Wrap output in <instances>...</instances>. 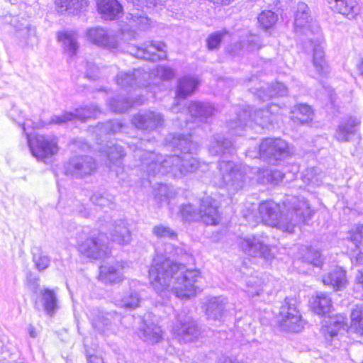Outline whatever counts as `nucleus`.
Returning <instances> with one entry per match:
<instances>
[{
  "mask_svg": "<svg viewBox=\"0 0 363 363\" xmlns=\"http://www.w3.org/2000/svg\"><path fill=\"white\" fill-rule=\"evenodd\" d=\"M169 143L174 147L181 150V155L164 157L152 152L140 150L137 156L141 157L140 169L148 177L170 174L181 178L194 172L199 167V160L193 156V151L197 149V144L188 136L178 135L172 136Z\"/></svg>",
  "mask_w": 363,
  "mask_h": 363,
  "instance_id": "f257e3e1",
  "label": "nucleus"
},
{
  "mask_svg": "<svg viewBox=\"0 0 363 363\" xmlns=\"http://www.w3.org/2000/svg\"><path fill=\"white\" fill-rule=\"evenodd\" d=\"M150 284L160 294L171 291L180 299H189L196 294V283L201 273L196 269H187L185 265L169 259L157 256L149 269Z\"/></svg>",
  "mask_w": 363,
  "mask_h": 363,
  "instance_id": "f03ea898",
  "label": "nucleus"
},
{
  "mask_svg": "<svg viewBox=\"0 0 363 363\" xmlns=\"http://www.w3.org/2000/svg\"><path fill=\"white\" fill-rule=\"evenodd\" d=\"M259 218L263 223L289 233H293L294 228L305 222L311 216L312 211L306 201H298L291 211L286 214L281 213L280 206L273 201H265L258 208Z\"/></svg>",
  "mask_w": 363,
  "mask_h": 363,
  "instance_id": "7ed1b4c3",
  "label": "nucleus"
},
{
  "mask_svg": "<svg viewBox=\"0 0 363 363\" xmlns=\"http://www.w3.org/2000/svg\"><path fill=\"white\" fill-rule=\"evenodd\" d=\"M220 176L216 184L225 188L230 194H235L242 189L245 184V174L241 167L230 161L219 163Z\"/></svg>",
  "mask_w": 363,
  "mask_h": 363,
  "instance_id": "20e7f679",
  "label": "nucleus"
},
{
  "mask_svg": "<svg viewBox=\"0 0 363 363\" xmlns=\"http://www.w3.org/2000/svg\"><path fill=\"white\" fill-rule=\"evenodd\" d=\"M28 143L32 155L45 163L50 162L51 158L59 151L57 139L54 136L39 135L32 138H28Z\"/></svg>",
  "mask_w": 363,
  "mask_h": 363,
  "instance_id": "39448f33",
  "label": "nucleus"
},
{
  "mask_svg": "<svg viewBox=\"0 0 363 363\" xmlns=\"http://www.w3.org/2000/svg\"><path fill=\"white\" fill-rule=\"evenodd\" d=\"M281 328L286 331L298 333L302 328L301 315L296 307V301L286 298L282 303L278 315Z\"/></svg>",
  "mask_w": 363,
  "mask_h": 363,
  "instance_id": "423d86ee",
  "label": "nucleus"
},
{
  "mask_svg": "<svg viewBox=\"0 0 363 363\" xmlns=\"http://www.w3.org/2000/svg\"><path fill=\"white\" fill-rule=\"evenodd\" d=\"M172 332L179 341L185 343L194 341L201 334L196 322L184 313L178 314L177 323L172 328Z\"/></svg>",
  "mask_w": 363,
  "mask_h": 363,
  "instance_id": "0eeeda50",
  "label": "nucleus"
},
{
  "mask_svg": "<svg viewBox=\"0 0 363 363\" xmlns=\"http://www.w3.org/2000/svg\"><path fill=\"white\" fill-rule=\"evenodd\" d=\"M288 143L280 138H266L259 147V157L264 160H281L289 155Z\"/></svg>",
  "mask_w": 363,
  "mask_h": 363,
  "instance_id": "6e6552de",
  "label": "nucleus"
},
{
  "mask_svg": "<svg viewBox=\"0 0 363 363\" xmlns=\"http://www.w3.org/2000/svg\"><path fill=\"white\" fill-rule=\"evenodd\" d=\"M238 242L240 249L249 256L260 257L266 260L274 258L270 247L260 237L240 238Z\"/></svg>",
  "mask_w": 363,
  "mask_h": 363,
  "instance_id": "1a4fd4ad",
  "label": "nucleus"
},
{
  "mask_svg": "<svg viewBox=\"0 0 363 363\" xmlns=\"http://www.w3.org/2000/svg\"><path fill=\"white\" fill-rule=\"evenodd\" d=\"M106 237L103 233L91 235L84 241L78 243L79 251L93 259L103 257L106 253Z\"/></svg>",
  "mask_w": 363,
  "mask_h": 363,
  "instance_id": "9d476101",
  "label": "nucleus"
},
{
  "mask_svg": "<svg viewBox=\"0 0 363 363\" xmlns=\"http://www.w3.org/2000/svg\"><path fill=\"white\" fill-rule=\"evenodd\" d=\"M318 30L315 22L313 21L308 5L303 2L298 3L294 18L295 33L300 35H308L315 33Z\"/></svg>",
  "mask_w": 363,
  "mask_h": 363,
  "instance_id": "9b49d317",
  "label": "nucleus"
},
{
  "mask_svg": "<svg viewBox=\"0 0 363 363\" xmlns=\"http://www.w3.org/2000/svg\"><path fill=\"white\" fill-rule=\"evenodd\" d=\"M96 168L92 157L82 156L72 158L65 165V173L76 177H84L92 174Z\"/></svg>",
  "mask_w": 363,
  "mask_h": 363,
  "instance_id": "f8f14e48",
  "label": "nucleus"
},
{
  "mask_svg": "<svg viewBox=\"0 0 363 363\" xmlns=\"http://www.w3.org/2000/svg\"><path fill=\"white\" fill-rule=\"evenodd\" d=\"M166 45L162 42H152L145 48H130L128 52L137 58L155 61L167 57Z\"/></svg>",
  "mask_w": 363,
  "mask_h": 363,
  "instance_id": "ddd939ff",
  "label": "nucleus"
},
{
  "mask_svg": "<svg viewBox=\"0 0 363 363\" xmlns=\"http://www.w3.org/2000/svg\"><path fill=\"white\" fill-rule=\"evenodd\" d=\"M86 36L92 43L112 52L118 50L119 43L114 35H110L102 28L96 27L86 31Z\"/></svg>",
  "mask_w": 363,
  "mask_h": 363,
  "instance_id": "4468645a",
  "label": "nucleus"
},
{
  "mask_svg": "<svg viewBox=\"0 0 363 363\" xmlns=\"http://www.w3.org/2000/svg\"><path fill=\"white\" fill-rule=\"evenodd\" d=\"M163 116L157 112L146 111L135 115L133 124L138 129L153 130L164 123Z\"/></svg>",
  "mask_w": 363,
  "mask_h": 363,
  "instance_id": "2eb2a0df",
  "label": "nucleus"
},
{
  "mask_svg": "<svg viewBox=\"0 0 363 363\" xmlns=\"http://www.w3.org/2000/svg\"><path fill=\"white\" fill-rule=\"evenodd\" d=\"M101 111L95 106H89L78 108L74 113L66 112L60 116H53L50 123L62 125L75 118L85 121L87 118H96Z\"/></svg>",
  "mask_w": 363,
  "mask_h": 363,
  "instance_id": "dca6fc26",
  "label": "nucleus"
},
{
  "mask_svg": "<svg viewBox=\"0 0 363 363\" xmlns=\"http://www.w3.org/2000/svg\"><path fill=\"white\" fill-rule=\"evenodd\" d=\"M218 202L211 196L201 199L199 208V220L206 225H217L220 221Z\"/></svg>",
  "mask_w": 363,
  "mask_h": 363,
  "instance_id": "f3484780",
  "label": "nucleus"
},
{
  "mask_svg": "<svg viewBox=\"0 0 363 363\" xmlns=\"http://www.w3.org/2000/svg\"><path fill=\"white\" fill-rule=\"evenodd\" d=\"M93 328L102 335H108L113 330V313L94 308L89 315Z\"/></svg>",
  "mask_w": 363,
  "mask_h": 363,
  "instance_id": "a211bd4d",
  "label": "nucleus"
},
{
  "mask_svg": "<svg viewBox=\"0 0 363 363\" xmlns=\"http://www.w3.org/2000/svg\"><path fill=\"white\" fill-rule=\"evenodd\" d=\"M346 320V317L341 314L328 318L326 325L321 328V333L327 342H333L337 338L341 331L347 330Z\"/></svg>",
  "mask_w": 363,
  "mask_h": 363,
  "instance_id": "6ab92c4d",
  "label": "nucleus"
},
{
  "mask_svg": "<svg viewBox=\"0 0 363 363\" xmlns=\"http://www.w3.org/2000/svg\"><path fill=\"white\" fill-rule=\"evenodd\" d=\"M124 264L116 262L108 263L100 267L99 279L105 284H118L123 279Z\"/></svg>",
  "mask_w": 363,
  "mask_h": 363,
  "instance_id": "aec40b11",
  "label": "nucleus"
},
{
  "mask_svg": "<svg viewBox=\"0 0 363 363\" xmlns=\"http://www.w3.org/2000/svg\"><path fill=\"white\" fill-rule=\"evenodd\" d=\"M138 335L144 342L155 345L162 340L163 332L157 325L144 320L138 329Z\"/></svg>",
  "mask_w": 363,
  "mask_h": 363,
  "instance_id": "412c9836",
  "label": "nucleus"
},
{
  "mask_svg": "<svg viewBox=\"0 0 363 363\" xmlns=\"http://www.w3.org/2000/svg\"><path fill=\"white\" fill-rule=\"evenodd\" d=\"M111 239L119 245H128L132 240L129 225L125 220H116L109 231Z\"/></svg>",
  "mask_w": 363,
  "mask_h": 363,
  "instance_id": "4be33fe9",
  "label": "nucleus"
},
{
  "mask_svg": "<svg viewBox=\"0 0 363 363\" xmlns=\"http://www.w3.org/2000/svg\"><path fill=\"white\" fill-rule=\"evenodd\" d=\"M310 44L313 48V65L315 71L321 76L326 74L329 72V67L325 60V52L320 38H317L315 42L310 40Z\"/></svg>",
  "mask_w": 363,
  "mask_h": 363,
  "instance_id": "5701e85b",
  "label": "nucleus"
},
{
  "mask_svg": "<svg viewBox=\"0 0 363 363\" xmlns=\"http://www.w3.org/2000/svg\"><path fill=\"white\" fill-rule=\"evenodd\" d=\"M281 113V108L277 104H271L266 109L255 111L252 121L260 126L265 127L273 123L274 117Z\"/></svg>",
  "mask_w": 363,
  "mask_h": 363,
  "instance_id": "b1692460",
  "label": "nucleus"
},
{
  "mask_svg": "<svg viewBox=\"0 0 363 363\" xmlns=\"http://www.w3.org/2000/svg\"><path fill=\"white\" fill-rule=\"evenodd\" d=\"M325 285L332 286L335 290H342L347 285L346 272L341 267H336L323 277Z\"/></svg>",
  "mask_w": 363,
  "mask_h": 363,
  "instance_id": "393cba45",
  "label": "nucleus"
},
{
  "mask_svg": "<svg viewBox=\"0 0 363 363\" xmlns=\"http://www.w3.org/2000/svg\"><path fill=\"white\" fill-rule=\"evenodd\" d=\"M227 299L224 297H213L209 299L206 313L210 320H220L226 312Z\"/></svg>",
  "mask_w": 363,
  "mask_h": 363,
  "instance_id": "a878e982",
  "label": "nucleus"
},
{
  "mask_svg": "<svg viewBox=\"0 0 363 363\" xmlns=\"http://www.w3.org/2000/svg\"><path fill=\"white\" fill-rule=\"evenodd\" d=\"M360 121L356 118H350L345 122L341 123L335 133V138L339 142H347L357 131Z\"/></svg>",
  "mask_w": 363,
  "mask_h": 363,
  "instance_id": "bb28decb",
  "label": "nucleus"
},
{
  "mask_svg": "<svg viewBox=\"0 0 363 363\" xmlns=\"http://www.w3.org/2000/svg\"><path fill=\"white\" fill-rule=\"evenodd\" d=\"M98 11L106 20H113L122 12V6L117 0H98Z\"/></svg>",
  "mask_w": 363,
  "mask_h": 363,
  "instance_id": "cd10ccee",
  "label": "nucleus"
},
{
  "mask_svg": "<svg viewBox=\"0 0 363 363\" xmlns=\"http://www.w3.org/2000/svg\"><path fill=\"white\" fill-rule=\"evenodd\" d=\"M101 154L107 157L108 163L106 165L110 168L113 166L120 167L121 164V160L125 157V152L123 147L118 145H112L108 146L100 150Z\"/></svg>",
  "mask_w": 363,
  "mask_h": 363,
  "instance_id": "c85d7f7f",
  "label": "nucleus"
},
{
  "mask_svg": "<svg viewBox=\"0 0 363 363\" xmlns=\"http://www.w3.org/2000/svg\"><path fill=\"white\" fill-rule=\"evenodd\" d=\"M313 311L318 315H325L330 312L333 307L332 300L325 293H318L311 301Z\"/></svg>",
  "mask_w": 363,
  "mask_h": 363,
  "instance_id": "c756f323",
  "label": "nucleus"
},
{
  "mask_svg": "<svg viewBox=\"0 0 363 363\" xmlns=\"http://www.w3.org/2000/svg\"><path fill=\"white\" fill-rule=\"evenodd\" d=\"M58 40L62 43L65 51L70 56L76 54L79 48L77 35L73 31H63L58 33Z\"/></svg>",
  "mask_w": 363,
  "mask_h": 363,
  "instance_id": "7c9ffc66",
  "label": "nucleus"
},
{
  "mask_svg": "<svg viewBox=\"0 0 363 363\" xmlns=\"http://www.w3.org/2000/svg\"><path fill=\"white\" fill-rule=\"evenodd\" d=\"M199 84L198 79L194 77H184L182 78L179 82L176 100L178 99H185L190 96Z\"/></svg>",
  "mask_w": 363,
  "mask_h": 363,
  "instance_id": "2f4dec72",
  "label": "nucleus"
},
{
  "mask_svg": "<svg viewBox=\"0 0 363 363\" xmlns=\"http://www.w3.org/2000/svg\"><path fill=\"white\" fill-rule=\"evenodd\" d=\"M232 151L231 142L222 136L215 137L210 144L209 152L211 155H225L231 153Z\"/></svg>",
  "mask_w": 363,
  "mask_h": 363,
  "instance_id": "473e14b6",
  "label": "nucleus"
},
{
  "mask_svg": "<svg viewBox=\"0 0 363 363\" xmlns=\"http://www.w3.org/2000/svg\"><path fill=\"white\" fill-rule=\"evenodd\" d=\"M330 7L335 11L347 16L354 17L357 11V6L355 0H338L330 4Z\"/></svg>",
  "mask_w": 363,
  "mask_h": 363,
  "instance_id": "72a5a7b5",
  "label": "nucleus"
},
{
  "mask_svg": "<svg viewBox=\"0 0 363 363\" xmlns=\"http://www.w3.org/2000/svg\"><path fill=\"white\" fill-rule=\"evenodd\" d=\"M291 113V119L295 123H299L301 124L308 123L313 118L311 108L306 104H300L295 107Z\"/></svg>",
  "mask_w": 363,
  "mask_h": 363,
  "instance_id": "f704fd0d",
  "label": "nucleus"
},
{
  "mask_svg": "<svg viewBox=\"0 0 363 363\" xmlns=\"http://www.w3.org/2000/svg\"><path fill=\"white\" fill-rule=\"evenodd\" d=\"M188 111L194 118H207L213 114V108L208 104L191 102Z\"/></svg>",
  "mask_w": 363,
  "mask_h": 363,
  "instance_id": "c9c22d12",
  "label": "nucleus"
},
{
  "mask_svg": "<svg viewBox=\"0 0 363 363\" xmlns=\"http://www.w3.org/2000/svg\"><path fill=\"white\" fill-rule=\"evenodd\" d=\"M140 74V70H135L133 73L121 72L117 75L116 82L118 86L123 88L132 87L140 84L138 80Z\"/></svg>",
  "mask_w": 363,
  "mask_h": 363,
  "instance_id": "e433bc0d",
  "label": "nucleus"
},
{
  "mask_svg": "<svg viewBox=\"0 0 363 363\" xmlns=\"http://www.w3.org/2000/svg\"><path fill=\"white\" fill-rule=\"evenodd\" d=\"M251 116L250 113L247 111H243L239 114L238 121H230L228 123V126L233 133L238 135H242L244 129L248 126H251L252 121L250 122V124L245 123L246 118Z\"/></svg>",
  "mask_w": 363,
  "mask_h": 363,
  "instance_id": "4c0bfd02",
  "label": "nucleus"
},
{
  "mask_svg": "<svg viewBox=\"0 0 363 363\" xmlns=\"http://www.w3.org/2000/svg\"><path fill=\"white\" fill-rule=\"evenodd\" d=\"M351 328L363 335V306H356L351 313Z\"/></svg>",
  "mask_w": 363,
  "mask_h": 363,
  "instance_id": "58836bf2",
  "label": "nucleus"
},
{
  "mask_svg": "<svg viewBox=\"0 0 363 363\" xmlns=\"http://www.w3.org/2000/svg\"><path fill=\"white\" fill-rule=\"evenodd\" d=\"M45 310L49 314H52L58 308L57 298L54 291L46 289L42 293Z\"/></svg>",
  "mask_w": 363,
  "mask_h": 363,
  "instance_id": "ea45409f",
  "label": "nucleus"
},
{
  "mask_svg": "<svg viewBox=\"0 0 363 363\" xmlns=\"http://www.w3.org/2000/svg\"><path fill=\"white\" fill-rule=\"evenodd\" d=\"M174 75L175 72L172 68L158 65L151 71L150 77L153 78V83L157 84V79L159 80H169L172 79Z\"/></svg>",
  "mask_w": 363,
  "mask_h": 363,
  "instance_id": "a19ab883",
  "label": "nucleus"
},
{
  "mask_svg": "<svg viewBox=\"0 0 363 363\" xmlns=\"http://www.w3.org/2000/svg\"><path fill=\"white\" fill-rule=\"evenodd\" d=\"M141 298L135 291L127 292L121 299L120 306L130 309H134L140 306Z\"/></svg>",
  "mask_w": 363,
  "mask_h": 363,
  "instance_id": "79ce46f5",
  "label": "nucleus"
},
{
  "mask_svg": "<svg viewBox=\"0 0 363 363\" xmlns=\"http://www.w3.org/2000/svg\"><path fill=\"white\" fill-rule=\"evenodd\" d=\"M287 93L286 87L281 83L277 82L272 88H269L265 93L264 89L258 91L259 97L262 100L277 96H284Z\"/></svg>",
  "mask_w": 363,
  "mask_h": 363,
  "instance_id": "37998d69",
  "label": "nucleus"
},
{
  "mask_svg": "<svg viewBox=\"0 0 363 363\" xmlns=\"http://www.w3.org/2000/svg\"><path fill=\"white\" fill-rule=\"evenodd\" d=\"M302 259L304 262L312 264L314 266H320L322 264L320 253L319 251L308 247L301 249Z\"/></svg>",
  "mask_w": 363,
  "mask_h": 363,
  "instance_id": "c03bdc74",
  "label": "nucleus"
},
{
  "mask_svg": "<svg viewBox=\"0 0 363 363\" xmlns=\"http://www.w3.org/2000/svg\"><path fill=\"white\" fill-rule=\"evenodd\" d=\"M57 5L61 9V11H78L87 6L86 0H57Z\"/></svg>",
  "mask_w": 363,
  "mask_h": 363,
  "instance_id": "a18cd8bd",
  "label": "nucleus"
},
{
  "mask_svg": "<svg viewBox=\"0 0 363 363\" xmlns=\"http://www.w3.org/2000/svg\"><path fill=\"white\" fill-rule=\"evenodd\" d=\"M137 101H130L125 99H111L108 105L110 109L116 113H123L130 108Z\"/></svg>",
  "mask_w": 363,
  "mask_h": 363,
  "instance_id": "49530a36",
  "label": "nucleus"
},
{
  "mask_svg": "<svg viewBox=\"0 0 363 363\" xmlns=\"http://www.w3.org/2000/svg\"><path fill=\"white\" fill-rule=\"evenodd\" d=\"M257 18L259 26L263 29L270 28L278 20L277 15L269 10L262 11Z\"/></svg>",
  "mask_w": 363,
  "mask_h": 363,
  "instance_id": "de8ad7c7",
  "label": "nucleus"
},
{
  "mask_svg": "<svg viewBox=\"0 0 363 363\" xmlns=\"http://www.w3.org/2000/svg\"><path fill=\"white\" fill-rule=\"evenodd\" d=\"M246 291L249 296H259L262 291V281L258 277H250L246 282Z\"/></svg>",
  "mask_w": 363,
  "mask_h": 363,
  "instance_id": "09e8293b",
  "label": "nucleus"
},
{
  "mask_svg": "<svg viewBox=\"0 0 363 363\" xmlns=\"http://www.w3.org/2000/svg\"><path fill=\"white\" fill-rule=\"evenodd\" d=\"M152 234L157 238L161 239H175L177 233L168 226L164 225H157L152 228Z\"/></svg>",
  "mask_w": 363,
  "mask_h": 363,
  "instance_id": "8fccbe9b",
  "label": "nucleus"
},
{
  "mask_svg": "<svg viewBox=\"0 0 363 363\" xmlns=\"http://www.w3.org/2000/svg\"><path fill=\"white\" fill-rule=\"evenodd\" d=\"M176 195L175 190L167 184H160L157 189L156 197L161 202H167Z\"/></svg>",
  "mask_w": 363,
  "mask_h": 363,
  "instance_id": "3c124183",
  "label": "nucleus"
},
{
  "mask_svg": "<svg viewBox=\"0 0 363 363\" xmlns=\"http://www.w3.org/2000/svg\"><path fill=\"white\" fill-rule=\"evenodd\" d=\"M180 213L184 220L188 221L199 220V211H196L191 204L182 206Z\"/></svg>",
  "mask_w": 363,
  "mask_h": 363,
  "instance_id": "603ef678",
  "label": "nucleus"
},
{
  "mask_svg": "<svg viewBox=\"0 0 363 363\" xmlns=\"http://www.w3.org/2000/svg\"><path fill=\"white\" fill-rule=\"evenodd\" d=\"M128 20L131 26L138 28L141 30H145L150 26V20L147 17L136 13H130Z\"/></svg>",
  "mask_w": 363,
  "mask_h": 363,
  "instance_id": "864d4df0",
  "label": "nucleus"
},
{
  "mask_svg": "<svg viewBox=\"0 0 363 363\" xmlns=\"http://www.w3.org/2000/svg\"><path fill=\"white\" fill-rule=\"evenodd\" d=\"M262 174L263 178L259 179L262 183H277L283 179V174L277 170L264 169Z\"/></svg>",
  "mask_w": 363,
  "mask_h": 363,
  "instance_id": "5fc2aeb1",
  "label": "nucleus"
},
{
  "mask_svg": "<svg viewBox=\"0 0 363 363\" xmlns=\"http://www.w3.org/2000/svg\"><path fill=\"white\" fill-rule=\"evenodd\" d=\"M122 124L118 121H108L97 126L96 130L104 133H116L121 130Z\"/></svg>",
  "mask_w": 363,
  "mask_h": 363,
  "instance_id": "6e6d98bb",
  "label": "nucleus"
},
{
  "mask_svg": "<svg viewBox=\"0 0 363 363\" xmlns=\"http://www.w3.org/2000/svg\"><path fill=\"white\" fill-rule=\"evenodd\" d=\"M225 33V32L221 31L216 32L210 35L206 40L208 50H213L214 49H217L219 47L221 40Z\"/></svg>",
  "mask_w": 363,
  "mask_h": 363,
  "instance_id": "4d7b16f0",
  "label": "nucleus"
},
{
  "mask_svg": "<svg viewBox=\"0 0 363 363\" xmlns=\"http://www.w3.org/2000/svg\"><path fill=\"white\" fill-rule=\"evenodd\" d=\"M90 200L94 205L101 207L109 206L111 203V200L101 193H94Z\"/></svg>",
  "mask_w": 363,
  "mask_h": 363,
  "instance_id": "13d9d810",
  "label": "nucleus"
},
{
  "mask_svg": "<svg viewBox=\"0 0 363 363\" xmlns=\"http://www.w3.org/2000/svg\"><path fill=\"white\" fill-rule=\"evenodd\" d=\"M33 262L35 264L36 268L39 271L45 269L50 264V258L42 254H35L33 255Z\"/></svg>",
  "mask_w": 363,
  "mask_h": 363,
  "instance_id": "bf43d9fd",
  "label": "nucleus"
},
{
  "mask_svg": "<svg viewBox=\"0 0 363 363\" xmlns=\"http://www.w3.org/2000/svg\"><path fill=\"white\" fill-rule=\"evenodd\" d=\"M363 239V225H357L350 232V240L358 248L359 244Z\"/></svg>",
  "mask_w": 363,
  "mask_h": 363,
  "instance_id": "052dcab7",
  "label": "nucleus"
},
{
  "mask_svg": "<svg viewBox=\"0 0 363 363\" xmlns=\"http://www.w3.org/2000/svg\"><path fill=\"white\" fill-rule=\"evenodd\" d=\"M86 74L91 80L98 79L100 77L99 68L94 63H88Z\"/></svg>",
  "mask_w": 363,
  "mask_h": 363,
  "instance_id": "680f3d73",
  "label": "nucleus"
},
{
  "mask_svg": "<svg viewBox=\"0 0 363 363\" xmlns=\"http://www.w3.org/2000/svg\"><path fill=\"white\" fill-rule=\"evenodd\" d=\"M316 169L315 168H310L306 170L303 177L306 182L308 183L315 184L318 182L315 177Z\"/></svg>",
  "mask_w": 363,
  "mask_h": 363,
  "instance_id": "e2e57ef3",
  "label": "nucleus"
},
{
  "mask_svg": "<svg viewBox=\"0 0 363 363\" xmlns=\"http://www.w3.org/2000/svg\"><path fill=\"white\" fill-rule=\"evenodd\" d=\"M75 211L80 216L84 218H89L91 216V213L89 208H86L84 204L77 203Z\"/></svg>",
  "mask_w": 363,
  "mask_h": 363,
  "instance_id": "0e129e2a",
  "label": "nucleus"
},
{
  "mask_svg": "<svg viewBox=\"0 0 363 363\" xmlns=\"http://www.w3.org/2000/svg\"><path fill=\"white\" fill-rule=\"evenodd\" d=\"M248 45L247 49L253 51L259 48V38L257 35H251L247 40Z\"/></svg>",
  "mask_w": 363,
  "mask_h": 363,
  "instance_id": "69168bd1",
  "label": "nucleus"
},
{
  "mask_svg": "<svg viewBox=\"0 0 363 363\" xmlns=\"http://www.w3.org/2000/svg\"><path fill=\"white\" fill-rule=\"evenodd\" d=\"M218 363H244L242 361H239L237 359L228 357H222L218 359Z\"/></svg>",
  "mask_w": 363,
  "mask_h": 363,
  "instance_id": "338daca9",
  "label": "nucleus"
},
{
  "mask_svg": "<svg viewBox=\"0 0 363 363\" xmlns=\"http://www.w3.org/2000/svg\"><path fill=\"white\" fill-rule=\"evenodd\" d=\"M356 283L363 289V271L359 270L356 276Z\"/></svg>",
  "mask_w": 363,
  "mask_h": 363,
  "instance_id": "774afa93",
  "label": "nucleus"
}]
</instances>
